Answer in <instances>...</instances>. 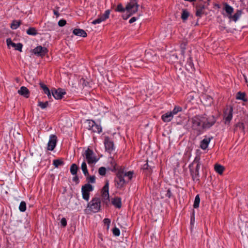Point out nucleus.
Wrapping results in <instances>:
<instances>
[{"mask_svg": "<svg viewBox=\"0 0 248 248\" xmlns=\"http://www.w3.org/2000/svg\"><path fill=\"white\" fill-rule=\"evenodd\" d=\"M192 129L196 131L197 134H201L203 129L202 115H196L189 120Z\"/></svg>", "mask_w": 248, "mask_h": 248, "instance_id": "nucleus-1", "label": "nucleus"}, {"mask_svg": "<svg viewBox=\"0 0 248 248\" xmlns=\"http://www.w3.org/2000/svg\"><path fill=\"white\" fill-rule=\"evenodd\" d=\"M201 165V163L200 161V159L196 157L192 163L189 165L191 175L194 181L199 180V170Z\"/></svg>", "mask_w": 248, "mask_h": 248, "instance_id": "nucleus-2", "label": "nucleus"}, {"mask_svg": "<svg viewBox=\"0 0 248 248\" xmlns=\"http://www.w3.org/2000/svg\"><path fill=\"white\" fill-rule=\"evenodd\" d=\"M203 129H207L212 127L216 123L217 120L214 115L207 116L202 115Z\"/></svg>", "mask_w": 248, "mask_h": 248, "instance_id": "nucleus-3", "label": "nucleus"}, {"mask_svg": "<svg viewBox=\"0 0 248 248\" xmlns=\"http://www.w3.org/2000/svg\"><path fill=\"white\" fill-rule=\"evenodd\" d=\"M115 186L117 188H122L126 184V181L124 179V171L119 170L116 174L115 178Z\"/></svg>", "mask_w": 248, "mask_h": 248, "instance_id": "nucleus-4", "label": "nucleus"}, {"mask_svg": "<svg viewBox=\"0 0 248 248\" xmlns=\"http://www.w3.org/2000/svg\"><path fill=\"white\" fill-rule=\"evenodd\" d=\"M93 213L98 212L101 207L100 200L98 198H93L88 203L87 207Z\"/></svg>", "mask_w": 248, "mask_h": 248, "instance_id": "nucleus-5", "label": "nucleus"}, {"mask_svg": "<svg viewBox=\"0 0 248 248\" xmlns=\"http://www.w3.org/2000/svg\"><path fill=\"white\" fill-rule=\"evenodd\" d=\"M84 156L87 162L89 165L94 164L98 160V159L96 157L93 152L89 148H88V149L85 151Z\"/></svg>", "mask_w": 248, "mask_h": 248, "instance_id": "nucleus-6", "label": "nucleus"}, {"mask_svg": "<svg viewBox=\"0 0 248 248\" xmlns=\"http://www.w3.org/2000/svg\"><path fill=\"white\" fill-rule=\"evenodd\" d=\"M93 186L89 183L83 186L81 188L82 198L86 201L90 198V192L93 190Z\"/></svg>", "mask_w": 248, "mask_h": 248, "instance_id": "nucleus-7", "label": "nucleus"}, {"mask_svg": "<svg viewBox=\"0 0 248 248\" xmlns=\"http://www.w3.org/2000/svg\"><path fill=\"white\" fill-rule=\"evenodd\" d=\"M138 7V1L135 0H131L127 3L125 9L130 15H132L137 12Z\"/></svg>", "mask_w": 248, "mask_h": 248, "instance_id": "nucleus-8", "label": "nucleus"}, {"mask_svg": "<svg viewBox=\"0 0 248 248\" xmlns=\"http://www.w3.org/2000/svg\"><path fill=\"white\" fill-rule=\"evenodd\" d=\"M87 128L89 130L97 133H100L102 132V127L101 125L96 124L94 121L88 120H87Z\"/></svg>", "mask_w": 248, "mask_h": 248, "instance_id": "nucleus-9", "label": "nucleus"}, {"mask_svg": "<svg viewBox=\"0 0 248 248\" xmlns=\"http://www.w3.org/2000/svg\"><path fill=\"white\" fill-rule=\"evenodd\" d=\"M105 149L109 153H112L114 150V143L112 140L108 137H105L104 141Z\"/></svg>", "mask_w": 248, "mask_h": 248, "instance_id": "nucleus-10", "label": "nucleus"}, {"mask_svg": "<svg viewBox=\"0 0 248 248\" xmlns=\"http://www.w3.org/2000/svg\"><path fill=\"white\" fill-rule=\"evenodd\" d=\"M48 52V49L41 46H37L32 50V53L37 56L43 57Z\"/></svg>", "mask_w": 248, "mask_h": 248, "instance_id": "nucleus-11", "label": "nucleus"}, {"mask_svg": "<svg viewBox=\"0 0 248 248\" xmlns=\"http://www.w3.org/2000/svg\"><path fill=\"white\" fill-rule=\"evenodd\" d=\"M57 141V138L55 135H51L49 136L47 143V149L49 151H53L55 148Z\"/></svg>", "mask_w": 248, "mask_h": 248, "instance_id": "nucleus-12", "label": "nucleus"}, {"mask_svg": "<svg viewBox=\"0 0 248 248\" xmlns=\"http://www.w3.org/2000/svg\"><path fill=\"white\" fill-rule=\"evenodd\" d=\"M66 93L63 89L59 88L58 89H52V96L56 99H61L62 98L63 95Z\"/></svg>", "mask_w": 248, "mask_h": 248, "instance_id": "nucleus-13", "label": "nucleus"}, {"mask_svg": "<svg viewBox=\"0 0 248 248\" xmlns=\"http://www.w3.org/2000/svg\"><path fill=\"white\" fill-rule=\"evenodd\" d=\"M109 13H110L108 10L106 11L104 14L99 16L97 19L93 20L92 23L93 24L95 25L97 24H99L102 21H105L109 17Z\"/></svg>", "mask_w": 248, "mask_h": 248, "instance_id": "nucleus-14", "label": "nucleus"}, {"mask_svg": "<svg viewBox=\"0 0 248 248\" xmlns=\"http://www.w3.org/2000/svg\"><path fill=\"white\" fill-rule=\"evenodd\" d=\"M233 108L232 107L227 108L224 112V118L225 123H229L232 118Z\"/></svg>", "mask_w": 248, "mask_h": 248, "instance_id": "nucleus-15", "label": "nucleus"}, {"mask_svg": "<svg viewBox=\"0 0 248 248\" xmlns=\"http://www.w3.org/2000/svg\"><path fill=\"white\" fill-rule=\"evenodd\" d=\"M212 136H205L204 138L201 141L200 147L202 150H205L208 147L209 144L211 140L213 139Z\"/></svg>", "mask_w": 248, "mask_h": 248, "instance_id": "nucleus-16", "label": "nucleus"}, {"mask_svg": "<svg viewBox=\"0 0 248 248\" xmlns=\"http://www.w3.org/2000/svg\"><path fill=\"white\" fill-rule=\"evenodd\" d=\"M6 42H7V46H11L12 47H14L16 50H18L20 52L22 51V48L23 47V45L21 43H19L17 44H16V43L13 42L12 41V40H11V39H10V38L7 39Z\"/></svg>", "mask_w": 248, "mask_h": 248, "instance_id": "nucleus-17", "label": "nucleus"}, {"mask_svg": "<svg viewBox=\"0 0 248 248\" xmlns=\"http://www.w3.org/2000/svg\"><path fill=\"white\" fill-rule=\"evenodd\" d=\"M109 183L107 181L104 187H103L102 191V196L104 198L105 200H108L109 198Z\"/></svg>", "mask_w": 248, "mask_h": 248, "instance_id": "nucleus-18", "label": "nucleus"}, {"mask_svg": "<svg viewBox=\"0 0 248 248\" xmlns=\"http://www.w3.org/2000/svg\"><path fill=\"white\" fill-rule=\"evenodd\" d=\"M40 85L42 90H43L44 93L47 95L49 99H51L52 96V90L50 91L49 89L48 88V87L43 83H40Z\"/></svg>", "mask_w": 248, "mask_h": 248, "instance_id": "nucleus-19", "label": "nucleus"}, {"mask_svg": "<svg viewBox=\"0 0 248 248\" xmlns=\"http://www.w3.org/2000/svg\"><path fill=\"white\" fill-rule=\"evenodd\" d=\"M186 66L187 70L190 72H193L195 70L194 63L191 57H189L187 61Z\"/></svg>", "mask_w": 248, "mask_h": 248, "instance_id": "nucleus-20", "label": "nucleus"}, {"mask_svg": "<svg viewBox=\"0 0 248 248\" xmlns=\"http://www.w3.org/2000/svg\"><path fill=\"white\" fill-rule=\"evenodd\" d=\"M173 118V116L170 112H168L161 116L162 121L165 123L170 122Z\"/></svg>", "mask_w": 248, "mask_h": 248, "instance_id": "nucleus-21", "label": "nucleus"}, {"mask_svg": "<svg viewBox=\"0 0 248 248\" xmlns=\"http://www.w3.org/2000/svg\"><path fill=\"white\" fill-rule=\"evenodd\" d=\"M18 93L21 95L24 96L26 98H28L29 96V91L25 86H22L18 91Z\"/></svg>", "mask_w": 248, "mask_h": 248, "instance_id": "nucleus-22", "label": "nucleus"}, {"mask_svg": "<svg viewBox=\"0 0 248 248\" xmlns=\"http://www.w3.org/2000/svg\"><path fill=\"white\" fill-rule=\"evenodd\" d=\"M73 33L75 35H76L77 36H82L83 37L87 36L86 32L83 30L80 29H74L73 30Z\"/></svg>", "mask_w": 248, "mask_h": 248, "instance_id": "nucleus-23", "label": "nucleus"}, {"mask_svg": "<svg viewBox=\"0 0 248 248\" xmlns=\"http://www.w3.org/2000/svg\"><path fill=\"white\" fill-rule=\"evenodd\" d=\"M111 202L112 204L118 208H120L122 206L121 199L119 197L114 198Z\"/></svg>", "mask_w": 248, "mask_h": 248, "instance_id": "nucleus-24", "label": "nucleus"}, {"mask_svg": "<svg viewBox=\"0 0 248 248\" xmlns=\"http://www.w3.org/2000/svg\"><path fill=\"white\" fill-rule=\"evenodd\" d=\"M241 15L242 11L241 10H237L233 16H230L229 17L234 22H236L240 18Z\"/></svg>", "mask_w": 248, "mask_h": 248, "instance_id": "nucleus-25", "label": "nucleus"}, {"mask_svg": "<svg viewBox=\"0 0 248 248\" xmlns=\"http://www.w3.org/2000/svg\"><path fill=\"white\" fill-rule=\"evenodd\" d=\"M204 6L202 5L196 7V15L197 16L201 17L203 14Z\"/></svg>", "mask_w": 248, "mask_h": 248, "instance_id": "nucleus-26", "label": "nucleus"}, {"mask_svg": "<svg viewBox=\"0 0 248 248\" xmlns=\"http://www.w3.org/2000/svg\"><path fill=\"white\" fill-rule=\"evenodd\" d=\"M236 98L237 100H241L244 102H247L248 99L246 97V93H242L241 92H239L236 94Z\"/></svg>", "mask_w": 248, "mask_h": 248, "instance_id": "nucleus-27", "label": "nucleus"}, {"mask_svg": "<svg viewBox=\"0 0 248 248\" xmlns=\"http://www.w3.org/2000/svg\"><path fill=\"white\" fill-rule=\"evenodd\" d=\"M81 169L83 171V173H84V175L85 176H88L89 175V173L88 172V170L87 167V164L85 162V161H84L81 166Z\"/></svg>", "mask_w": 248, "mask_h": 248, "instance_id": "nucleus-28", "label": "nucleus"}, {"mask_svg": "<svg viewBox=\"0 0 248 248\" xmlns=\"http://www.w3.org/2000/svg\"><path fill=\"white\" fill-rule=\"evenodd\" d=\"M224 9L226 12L230 16H232V14L233 12V8L228 4L227 3H225L224 5Z\"/></svg>", "mask_w": 248, "mask_h": 248, "instance_id": "nucleus-29", "label": "nucleus"}, {"mask_svg": "<svg viewBox=\"0 0 248 248\" xmlns=\"http://www.w3.org/2000/svg\"><path fill=\"white\" fill-rule=\"evenodd\" d=\"M224 170V168L220 165L217 164L215 165V171L219 174H221L223 173Z\"/></svg>", "mask_w": 248, "mask_h": 248, "instance_id": "nucleus-30", "label": "nucleus"}, {"mask_svg": "<svg viewBox=\"0 0 248 248\" xmlns=\"http://www.w3.org/2000/svg\"><path fill=\"white\" fill-rule=\"evenodd\" d=\"M78 167L76 164H72L70 168L71 173L73 175H76L77 173Z\"/></svg>", "mask_w": 248, "mask_h": 248, "instance_id": "nucleus-31", "label": "nucleus"}, {"mask_svg": "<svg viewBox=\"0 0 248 248\" xmlns=\"http://www.w3.org/2000/svg\"><path fill=\"white\" fill-rule=\"evenodd\" d=\"M20 25V21L19 20H14L11 24V28L13 30H16Z\"/></svg>", "mask_w": 248, "mask_h": 248, "instance_id": "nucleus-32", "label": "nucleus"}, {"mask_svg": "<svg viewBox=\"0 0 248 248\" xmlns=\"http://www.w3.org/2000/svg\"><path fill=\"white\" fill-rule=\"evenodd\" d=\"M53 164L56 168H58L60 166L63 165L64 162L62 159H55L53 160Z\"/></svg>", "mask_w": 248, "mask_h": 248, "instance_id": "nucleus-33", "label": "nucleus"}, {"mask_svg": "<svg viewBox=\"0 0 248 248\" xmlns=\"http://www.w3.org/2000/svg\"><path fill=\"white\" fill-rule=\"evenodd\" d=\"M200 202V198L199 195L196 196L195 198V200L193 204V207L194 208H197L199 206V204Z\"/></svg>", "mask_w": 248, "mask_h": 248, "instance_id": "nucleus-34", "label": "nucleus"}, {"mask_svg": "<svg viewBox=\"0 0 248 248\" xmlns=\"http://www.w3.org/2000/svg\"><path fill=\"white\" fill-rule=\"evenodd\" d=\"M182 110V108L180 107L175 106L172 111H170L173 116L174 115L177 114L179 112H180Z\"/></svg>", "mask_w": 248, "mask_h": 248, "instance_id": "nucleus-35", "label": "nucleus"}, {"mask_svg": "<svg viewBox=\"0 0 248 248\" xmlns=\"http://www.w3.org/2000/svg\"><path fill=\"white\" fill-rule=\"evenodd\" d=\"M27 33L29 35H36L37 34V32L35 28H30L27 30Z\"/></svg>", "mask_w": 248, "mask_h": 248, "instance_id": "nucleus-36", "label": "nucleus"}, {"mask_svg": "<svg viewBox=\"0 0 248 248\" xmlns=\"http://www.w3.org/2000/svg\"><path fill=\"white\" fill-rule=\"evenodd\" d=\"M142 169L144 170H146L147 171V174H150L151 173V171H152V168L151 167H150L149 166V165H148V163H145V164L143 165V167H142Z\"/></svg>", "mask_w": 248, "mask_h": 248, "instance_id": "nucleus-37", "label": "nucleus"}, {"mask_svg": "<svg viewBox=\"0 0 248 248\" xmlns=\"http://www.w3.org/2000/svg\"><path fill=\"white\" fill-rule=\"evenodd\" d=\"M189 16V14L187 11H186V10H183V12H182V14L181 15V18L183 20H186L187 19L188 17Z\"/></svg>", "mask_w": 248, "mask_h": 248, "instance_id": "nucleus-38", "label": "nucleus"}, {"mask_svg": "<svg viewBox=\"0 0 248 248\" xmlns=\"http://www.w3.org/2000/svg\"><path fill=\"white\" fill-rule=\"evenodd\" d=\"M19 210L21 212H24L26 210V203L25 202L22 201L19 206Z\"/></svg>", "mask_w": 248, "mask_h": 248, "instance_id": "nucleus-39", "label": "nucleus"}, {"mask_svg": "<svg viewBox=\"0 0 248 248\" xmlns=\"http://www.w3.org/2000/svg\"><path fill=\"white\" fill-rule=\"evenodd\" d=\"M110 162L111 165V168L110 170L113 171L116 170V163L115 160H114L113 158H110Z\"/></svg>", "mask_w": 248, "mask_h": 248, "instance_id": "nucleus-40", "label": "nucleus"}, {"mask_svg": "<svg viewBox=\"0 0 248 248\" xmlns=\"http://www.w3.org/2000/svg\"><path fill=\"white\" fill-rule=\"evenodd\" d=\"M48 103L47 101L45 102L39 101L38 106H39L42 109H45L48 106Z\"/></svg>", "mask_w": 248, "mask_h": 248, "instance_id": "nucleus-41", "label": "nucleus"}, {"mask_svg": "<svg viewBox=\"0 0 248 248\" xmlns=\"http://www.w3.org/2000/svg\"><path fill=\"white\" fill-rule=\"evenodd\" d=\"M98 172L100 175L104 176L106 173V169L104 167H101L99 169Z\"/></svg>", "mask_w": 248, "mask_h": 248, "instance_id": "nucleus-42", "label": "nucleus"}, {"mask_svg": "<svg viewBox=\"0 0 248 248\" xmlns=\"http://www.w3.org/2000/svg\"><path fill=\"white\" fill-rule=\"evenodd\" d=\"M133 171H128L124 172V177L126 176L128 177V180H130L133 177Z\"/></svg>", "mask_w": 248, "mask_h": 248, "instance_id": "nucleus-43", "label": "nucleus"}, {"mask_svg": "<svg viewBox=\"0 0 248 248\" xmlns=\"http://www.w3.org/2000/svg\"><path fill=\"white\" fill-rule=\"evenodd\" d=\"M87 177V180L88 183H94L95 182V177L94 176H88Z\"/></svg>", "mask_w": 248, "mask_h": 248, "instance_id": "nucleus-44", "label": "nucleus"}, {"mask_svg": "<svg viewBox=\"0 0 248 248\" xmlns=\"http://www.w3.org/2000/svg\"><path fill=\"white\" fill-rule=\"evenodd\" d=\"M112 232H113V235L115 236H118L120 234V230L116 227H115L114 228H113V229L112 230Z\"/></svg>", "mask_w": 248, "mask_h": 248, "instance_id": "nucleus-45", "label": "nucleus"}, {"mask_svg": "<svg viewBox=\"0 0 248 248\" xmlns=\"http://www.w3.org/2000/svg\"><path fill=\"white\" fill-rule=\"evenodd\" d=\"M116 10L118 12H124L125 9L123 7L122 4H119L117 5Z\"/></svg>", "mask_w": 248, "mask_h": 248, "instance_id": "nucleus-46", "label": "nucleus"}, {"mask_svg": "<svg viewBox=\"0 0 248 248\" xmlns=\"http://www.w3.org/2000/svg\"><path fill=\"white\" fill-rule=\"evenodd\" d=\"M61 223L62 227H65L67 225V220L65 218L63 217L61 220Z\"/></svg>", "mask_w": 248, "mask_h": 248, "instance_id": "nucleus-47", "label": "nucleus"}, {"mask_svg": "<svg viewBox=\"0 0 248 248\" xmlns=\"http://www.w3.org/2000/svg\"><path fill=\"white\" fill-rule=\"evenodd\" d=\"M66 23V20L64 19H61L58 22V25L60 27L64 26Z\"/></svg>", "mask_w": 248, "mask_h": 248, "instance_id": "nucleus-48", "label": "nucleus"}, {"mask_svg": "<svg viewBox=\"0 0 248 248\" xmlns=\"http://www.w3.org/2000/svg\"><path fill=\"white\" fill-rule=\"evenodd\" d=\"M104 224L108 225L107 229H108L109 224L110 223V220L108 218H105L103 220Z\"/></svg>", "mask_w": 248, "mask_h": 248, "instance_id": "nucleus-49", "label": "nucleus"}, {"mask_svg": "<svg viewBox=\"0 0 248 248\" xmlns=\"http://www.w3.org/2000/svg\"><path fill=\"white\" fill-rule=\"evenodd\" d=\"M171 192L170 191V189H168L167 191V193L166 194V197L169 198H170L171 196Z\"/></svg>", "mask_w": 248, "mask_h": 248, "instance_id": "nucleus-50", "label": "nucleus"}, {"mask_svg": "<svg viewBox=\"0 0 248 248\" xmlns=\"http://www.w3.org/2000/svg\"><path fill=\"white\" fill-rule=\"evenodd\" d=\"M137 18L135 17H132L129 21L130 23H132L137 20Z\"/></svg>", "mask_w": 248, "mask_h": 248, "instance_id": "nucleus-51", "label": "nucleus"}, {"mask_svg": "<svg viewBox=\"0 0 248 248\" xmlns=\"http://www.w3.org/2000/svg\"><path fill=\"white\" fill-rule=\"evenodd\" d=\"M73 181L76 182H78V176L76 175V176L75 177H73Z\"/></svg>", "mask_w": 248, "mask_h": 248, "instance_id": "nucleus-52", "label": "nucleus"}, {"mask_svg": "<svg viewBox=\"0 0 248 248\" xmlns=\"http://www.w3.org/2000/svg\"><path fill=\"white\" fill-rule=\"evenodd\" d=\"M53 13H54V14L55 15H56L57 16H59V14L58 11H57L56 10H54L53 11Z\"/></svg>", "mask_w": 248, "mask_h": 248, "instance_id": "nucleus-53", "label": "nucleus"}, {"mask_svg": "<svg viewBox=\"0 0 248 248\" xmlns=\"http://www.w3.org/2000/svg\"><path fill=\"white\" fill-rule=\"evenodd\" d=\"M193 220H194V211L193 212V217H191V222H192Z\"/></svg>", "mask_w": 248, "mask_h": 248, "instance_id": "nucleus-54", "label": "nucleus"}, {"mask_svg": "<svg viewBox=\"0 0 248 248\" xmlns=\"http://www.w3.org/2000/svg\"><path fill=\"white\" fill-rule=\"evenodd\" d=\"M193 220H194V211L193 212V217H191V222H192Z\"/></svg>", "mask_w": 248, "mask_h": 248, "instance_id": "nucleus-55", "label": "nucleus"}]
</instances>
